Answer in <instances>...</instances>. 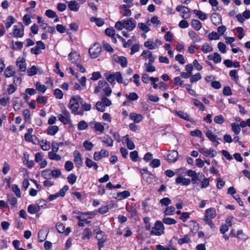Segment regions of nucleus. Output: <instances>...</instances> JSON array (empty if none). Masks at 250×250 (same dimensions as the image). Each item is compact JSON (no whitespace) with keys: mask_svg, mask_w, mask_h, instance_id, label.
I'll return each mask as SVG.
<instances>
[{"mask_svg":"<svg viewBox=\"0 0 250 250\" xmlns=\"http://www.w3.org/2000/svg\"><path fill=\"white\" fill-rule=\"evenodd\" d=\"M77 180V176L73 173H71L67 177L68 182L71 185L74 184Z\"/></svg>","mask_w":250,"mask_h":250,"instance_id":"obj_54","label":"nucleus"},{"mask_svg":"<svg viewBox=\"0 0 250 250\" xmlns=\"http://www.w3.org/2000/svg\"><path fill=\"white\" fill-rule=\"evenodd\" d=\"M162 221L167 225H173L176 223V221L175 219L169 217L164 218Z\"/></svg>","mask_w":250,"mask_h":250,"instance_id":"obj_44","label":"nucleus"},{"mask_svg":"<svg viewBox=\"0 0 250 250\" xmlns=\"http://www.w3.org/2000/svg\"><path fill=\"white\" fill-rule=\"evenodd\" d=\"M82 239L83 240L89 239L92 236V231L88 228L84 229L82 233Z\"/></svg>","mask_w":250,"mask_h":250,"instance_id":"obj_18","label":"nucleus"},{"mask_svg":"<svg viewBox=\"0 0 250 250\" xmlns=\"http://www.w3.org/2000/svg\"><path fill=\"white\" fill-rule=\"evenodd\" d=\"M54 95L57 99H61L63 97V93L61 90L57 88L54 90Z\"/></svg>","mask_w":250,"mask_h":250,"instance_id":"obj_56","label":"nucleus"},{"mask_svg":"<svg viewBox=\"0 0 250 250\" xmlns=\"http://www.w3.org/2000/svg\"><path fill=\"white\" fill-rule=\"evenodd\" d=\"M68 59L72 63H76L80 60V55L76 52H71L68 55Z\"/></svg>","mask_w":250,"mask_h":250,"instance_id":"obj_13","label":"nucleus"},{"mask_svg":"<svg viewBox=\"0 0 250 250\" xmlns=\"http://www.w3.org/2000/svg\"><path fill=\"white\" fill-rule=\"evenodd\" d=\"M200 153H202L205 157L210 156L211 157H215L217 154L216 151L212 149H207L204 148L199 149Z\"/></svg>","mask_w":250,"mask_h":250,"instance_id":"obj_7","label":"nucleus"},{"mask_svg":"<svg viewBox=\"0 0 250 250\" xmlns=\"http://www.w3.org/2000/svg\"><path fill=\"white\" fill-rule=\"evenodd\" d=\"M59 130L57 125L49 126L47 128V133L50 135H55Z\"/></svg>","mask_w":250,"mask_h":250,"instance_id":"obj_24","label":"nucleus"},{"mask_svg":"<svg viewBox=\"0 0 250 250\" xmlns=\"http://www.w3.org/2000/svg\"><path fill=\"white\" fill-rule=\"evenodd\" d=\"M83 145L85 149L88 151L91 150L93 146V144L88 141H85L83 142Z\"/></svg>","mask_w":250,"mask_h":250,"instance_id":"obj_61","label":"nucleus"},{"mask_svg":"<svg viewBox=\"0 0 250 250\" xmlns=\"http://www.w3.org/2000/svg\"><path fill=\"white\" fill-rule=\"evenodd\" d=\"M42 176L46 180L51 179V172L49 169H45L42 172Z\"/></svg>","mask_w":250,"mask_h":250,"instance_id":"obj_41","label":"nucleus"},{"mask_svg":"<svg viewBox=\"0 0 250 250\" xmlns=\"http://www.w3.org/2000/svg\"><path fill=\"white\" fill-rule=\"evenodd\" d=\"M92 127L94 128L96 131H99L101 133L104 130V126L100 123H94V126H92Z\"/></svg>","mask_w":250,"mask_h":250,"instance_id":"obj_50","label":"nucleus"},{"mask_svg":"<svg viewBox=\"0 0 250 250\" xmlns=\"http://www.w3.org/2000/svg\"><path fill=\"white\" fill-rule=\"evenodd\" d=\"M130 196V193L128 191L125 190L117 193V197L120 200L125 199Z\"/></svg>","mask_w":250,"mask_h":250,"instance_id":"obj_35","label":"nucleus"},{"mask_svg":"<svg viewBox=\"0 0 250 250\" xmlns=\"http://www.w3.org/2000/svg\"><path fill=\"white\" fill-rule=\"evenodd\" d=\"M214 121L216 124H223L224 121L225 119L222 115H220L219 116H216L214 118Z\"/></svg>","mask_w":250,"mask_h":250,"instance_id":"obj_60","label":"nucleus"},{"mask_svg":"<svg viewBox=\"0 0 250 250\" xmlns=\"http://www.w3.org/2000/svg\"><path fill=\"white\" fill-rule=\"evenodd\" d=\"M153 62L148 63L146 62L145 63V66L146 67V71L147 72H153L156 70L155 67L154 66L152 65Z\"/></svg>","mask_w":250,"mask_h":250,"instance_id":"obj_43","label":"nucleus"},{"mask_svg":"<svg viewBox=\"0 0 250 250\" xmlns=\"http://www.w3.org/2000/svg\"><path fill=\"white\" fill-rule=\"evenodd\" d=\"M74 156L75 157L74 161L76 163L81 165L82 164V160L80 153L78 151L75 150L74 152Z\"/></svg>","mask_w":250,"mask_h":250,"instance_id":"obj_32","label":"nucleus"},{"mask_svg":"<svg viewBox=\"0 0 250 250\" xmlns=\"http://www.w3.org/2000/svg\"><path fill=\"white\" fill-rule=\"evenodd\" d=\"M104 84V85H105L107 86V82L103 81V80H100L98 82V85L95 88L94 90V93H98L100 89L102 88V84Z\"/></svg>","mask_w":250,"mask_h":250,"instance_id":"obj_53","label":"nucleus"},{"mask_svg":"<svg viewBox=\"0 0 250 250\" xmlns=\"http://www.w3.org/2000/svg\"><path fill=\"white\" fill-rule=\"evenodd\" d=\"M126 97L130 100L134 101L138 99V96L135 92L130 93L128 95L126 94Z\"/></svg>","mask_w":250,"mask_h":250,"instance_id":"obj_63","label":"nucleus"},{"mask_svg":"<svg viewBox=\"0 0 250 250\" xmlns=\"http://www.w3.org/2000/svg\"><path fill=\"white\" fill-rule=\"evenodd\" d=\"M40 210V206H38L37 207H36L35 205H30L27 208V211L28 212L31 214H34L36 213L37 212H38Z\"/></svg>","mask_w":250,"mask_h":250,"instance_id":"obj_19","label":"nucleus"},{"mask_svg":"<svg viewBox=\"0 0 250 250\" xmlns=\"http://www.w3.org/2000/svg\"><path fill=\"white\" fill-rule=\"evenodd\" d=\"M13 30V35L16 37L21 38L23 36V28H18V26L15 25Z\"/></svg>","mask_w":250,"mask_h":250,"instance_id":"obj_16","label":"nucleus"},{"mask_svg":"<svg viewBox=\"0 0 250 250\" xmlns=\"http://www.w3.org/2000/svg\"><path fill=\"white\" fill-rule=\"evenodd\" d=\"M129 117L131 119L133 120L135 123H139L143 119V117L141 114L132 113L130 114Z\"/></svg>","mask_w":250,"mask_h":250,"instance_id":"obj_22","label":"nucleus"},{"mask_svg":"<svg viewBox=\"0 0 250 250\" xmlns=\"http://www.w3.org/2000/svg\"><path fill=\"white\" fill-rule=\"evenodd\" d=\"M36 88L38 90H39L42 93L45 92L46 90V86L43 84H41L40 82L36 83Z\"/></svg>","mask_w":250,"mask_h":250,"instance_id":"obj_52","label":"nucleus"},{"mask_svg":"<svg viewBox=\"0 0 250 250\" xmlns=\"http://www.w3.org/2000/svg\"><path fill=\"white\" fill-rule=\"evenodd\" d=\"M144 46L151 50L155 49L157 47L156 43L151 41L145 42L144 43Z\"/></svg>","mask_w":250,"mask_h":250,"instance_id":"obj_38","label":"nucleus"},{"mask_svg":"<svg viewBox=\"0 0 250 250\" xmlns=\"http://www.w3.org/2000/svg\"><path fill=\"white\" fill-rule=\"evenodd\" d=\"M231 129L236 134H238L240 131L241 128L239 125L236 123H233L231 124Z\"/></svg>","mask_w":250,"mask_h":250,"instance_id":"obj_49","label":"nucleus"},{"mask_svg":"<svg viewBox=\"0 0 250 250\" xmlns=\"http://www.w3.org/2000/svg\"><path fill=\"white\" fill-rule=\"evenodd\" d=\"M141 56L145 58L149 59V62H153L155 60L154 57L153 56L151 52L148 50H144L141 54Z\"/></svg>","mask_w":250,"mask_h":250,"instance_id":"obj_15","label":"nucleus"},{"mask_svg":"<svg viewBox=\"0 0 250 250\" xmlns=\"http://www.w3.org/2000/svg\"><path fill=\"white\" fill-rule=\"evenodd\" d=\"M178 157V152L176 150H171L167 155V160L169 163L176 162Z\"/></svg>","mask_w":250,"mask_h":250,"instance_id":"obj_9","label":"nucleus"},{"mask_svg":"<svg viewBox=\"0 0 250 250\" xmlns=\"http://www.w3.org/2000/svg\"><path fill=\"white\" fill-rule=\"evenodd\" d=\"M85 164L88 167L91 168L93 167L95 170L98 167L97 164L89 158L86 159Z\"/></svg>","mask_w":250,"mask_h":250,"instance_id":"obj_25","label":"nucleus"},{"mask_svg":"<svg viewBox=\"0 0 250 250\" xmlns=\"http://www.w3.org/2000/svg\"><path fill=\"white\" fill-rule=\"evenodd\" d=\"M79 99L80 100L79 102H80L83 109L84 111H89L91 107V104L83 102V100L80 97H79Z\"/></svg>","mask_w":250,"mask_h":250,"instance_id":"obj_33","label":"nucleus"},{"mask_svg":"<svg viewBox=\"0 0 250 250\" xmlns=\"http://www.w3.org/2000/svg\"><path fill=\"white\" fill-rule=\"evenodd\" d=\"M210 20L213 24L218 25L221 22L222 19L218 13H214L211 15Z\"/></svg>","mask_w":250,"mask_h":250,"instance_id":"obj_10","label":"nucleus"},{"mask_svg":"<svg viewBox=\"0 0 250 250\" xmlns=\"http://www.w3.org/2000/svg\"><path fill=\"white\" fill-rule=\"evenodd\" d=\"M124 28L128 30L132 31L136 27V21L133 18H129L126 20H124Z\"/></svg>","mask_w":250,"mask_h":250,"instance_id":"obj_4","label":"nucleus"},{"mask_svg":"<svg viewBox=\"0 0 250 250\" xmlns=\"http://www.w3.org/2000/svg\"><path fill=\"white\" fill-rule=\"evenodd\" d=\"M56 229L59 233L64 232V226L62 223H58L56 226Z\"/></svg>","mask_w":250,"mask_h":250,"instance_id":"obj_64","label":"nucleus"},{"mask_svg":"<svg viewBox=\"0 0 250 250\" xmlns=\"http://www.w3.org/2000/svg\"><path fill=\"white\" fill-rule=\"evenodd\" d=\"M74 166L72 162L67 161L65 162L64 167L66 171H70L73 168Z\"/></svg>","mask_w":250,"mask_h":250,"instance_id":"obj_59","label":"nucleus"},{"mask_svg":"<svg viewBox=\"0 0 250 250\" xmlns=\"http://www.w3.org/2000/svg\"><path fill=\"white\" fill-rule=\"evenodd\" d=\"M48 232L47 229H42L40 230L38 232V240L39 242H43L46 239Z\"/></svg>","mask_w":250,"mask_h":250,"instance_id":"obj_12","label":"nucleus"},{"mask_svg":"<svg viewBox=\"0 0 250 250\" xmlns=\"http://www.w3.org/2000/svg\"><path fill=\"white\" fill-rule=\"evenodd\" d=\"M68 7L70 10L77 11L79 9V5L76 1L71 0L69 2Z\"/></svg>","mask_w":250,"mask_h":250,"instance_id":"obj_20","label":"nucleus"},{"mask_svg":"<svg viewBox=\"0 0 250 250\" xmlns=\"http://www.w3.org/2000/svg\"><path fill=\"white\" fill-rule=\"evenodd\" d=\"M102 142L107 146H113V141L109 136H106L104 138Z\"/></svg>","mask_w":250,"mask_h":250,"instance_id":"obj_30","label":"nucleus"},{"mask_svg":"<svg viewBox=\"0 0 250 250\" xmlns=\"http://www.w3.org/2000/svg\"><path fill=\"white\" fill-rule=\"evenodd\" d=\"M88 127V125L84 121H80L78 124V128L79 130H84Z\"/></svg>","mask_w":250,"mask_h":250,"instance_id":"obj_55","label":"nucleus"},{"mask_svg":"<svg viewBox=\"0 0 250 250\" xmlns=\"http://www.w3.org/2000/svg\"><path fill=\"white\" fill-rule=\"evenodd\" d=\"M202 50L204 53H208L212 51L213 49L208 43H205L202 46Z\"/></svg>","mask_w":250,"mask_h":250,"instance_id":"obj_47","label":"nucleus"},{"mask_svg":"<svg viewBox=\"0 0 250 250\" xmlns=\"http://www.w3.org/2000/svg\"><path fill=\"white\" fill-rule=\"evenodd\" d=\"M58 119L64 125H67L70 121V118H66L62 114H59L57 116Z\"/></svg>","mask_w":250,"mask_h":250,"instance_id":"obj_34","label":"nucleus"},{"mask_svg":"<svg viewBox=\"0 0 250 250\" xmlns=\"http://www.w3.org/2000/svg\"><path fill=\"white\" fill-rule=\"evenodd\" d=\"M206 135L208 138V139L212 142L216 141V136L213 133V132L211 130H208L206 133Z\"/></svg>","mask_w":250,"mask_h":250,"instance_id":"obj_39","label":"nucleus"},{"mask_svg":"<svg viewBox=\"0 0 250 250\" xmlns=\"http://www.w3.org/2000/svg\"><path fill=\"white\" fill-rule=\"evenodd\" d=\"M90 21L95 22L96 25L98 26H102L104 22L102 19L97 18L94 17H92L90 18Z\"/></svg>","mask_w":250,"mask_h":250,"instance_id":"obj_29","label":"nucleus"},{"mask_svg":"<svg viewBox=\"0 0 250 250\" xmlns=\"http://www.w3.org/2000/svg\"><path fill=\"white\" fill-rule=\"evenodd\" d=\"M96 232V238L98 240V245L99 247V250H101V249L103 247L104 244L106 240L107 237L104 232L101 231L99 229L95 230Z\"/></svg>","mask_w":250,"mask_h":250,"instance_id":"obj_2","label":"nucleus"},{"mask_svg":"<svg viewBox=\"0 0 250 250\" xmlns=\"http://www.w3.org/2000/svg\"><path fill=\"white\" fill-rule=\"evenodd\" d=\"M15 71L13 69L12 66H8L4 71V76L6 78L15 76Z\"/></svg>","mask_w":250,"mask_h":250,"instance_id":"obj_17","label":"nucleus"},{"mask_svg":"<svg viewBox=\"0 0 250 250\" xmlns=\"http://www.w3.org/2000/svg\"><path fill=\"white\" fill-rule=\"evenodd\" d=\"M191 25L196 30H199L202 28V23L198 20L193 19L191 21Z\"/></svg>","mask_w":250,"mask_h":250,"instance_id":"obj_27","label":"nucleus"},{"mask_svg":"<svg viewBox=\"0 0 250 250\" xmlns=\"http://www.w3.org/2000/svg\"><path fill=\"white\" fill-rule=\"evenodd\" d=\"M174 238L178 240V243L180 245L184 243H188L190 241L188 235H185L183 238L178 239L177 237H174Z\"/></svg>","mask_w":250,"mask_h":250,"instance_id":"obj_26","label":"nucleus"},{"mask_svg":"<svg viewBox=\"0 0 250 250\" xmlns=\"http://www.w3.org/2000/svg\"><path fill=\"white\" fill-rule=\"evenodd\" d=\"M188 35L192 40V42H199L201 39L199 38L198 35L193 30L188 32Z\"/></svg>","mask_w":250,"mask_h":250,"instance_id":"obj_21","label":"nucleus"},{"mask_svg":"<svg viewBox=\"0 0 250 250\" xmlns=\"http://www.w3.org/2000/svg\"><path fill=\"white\" fill-rule=\"evenodd\" d=\"M175 211V208L173 206H170L166 208L164 211V214L165 215H171Z\"/></svg>","mask_w":250,"mask_h":250,"instance_id":"obj_45","label":"nucleus"},{"mask_svg":"<svg viewBox=\"0 0 250 250\" xmlns=\"http://www.w3.org/2000/svg\"><path fill=\"white\" fill-rule=\"evenodd\" d=\"M37 73V68L35 65H33L30 68L28 69L27 71V75L29 76H34L36 75Z\"/></svg>","mask_w":250,"mask_h":250,"instance_id":"obj_51","label":"nucleus"},{"mask_svg":"<svg viewBox=\"0 0 250 250\" xmlns=\"http://www.w3.org/2000/svg\"><path fill=\"white\" fill-rule=\"evenodd\" d=\"M192 101L193 102L194 104L196 106H197L200 110L202 111L204 110L205 106L200 101L196 99H192Z\"/></svg>","mask_w":250,"mask_h":250,"instance_id":"obj_42","label":"nucleus"},{"mask_svg":"<svg viewBox=\"0 0 250 250\" xmlns=\"http://www.w3.org/2000/svg\"><path fill=\"white\" fill-rule=\"evenodd\" d=\"M69 187L68 186L65 185L59 191V192H58L59 196L61 197H63L64 196L66 192L68 190Z\"/></svg>","mask_w":250,"mask_h":250,"instance_id":"obj_58","label":"nucleus"},{"mask_svg":"<svg viewBox=\"0 0 250 250\" xmlns=\"http://www.w3.org/2000/svg\"><path fill=\"white\" fill-rule=\"evenodd\" d=\"M16 65L21 72H24L26 69V63L25 60L23 57H19L16 62Z\"/></svg>","mask_w":250,"mask_h":250,"instance_id":"obj_5","label":"nucleus"},{"mask_svg":"<svg viewBox=\"0 0 250 250\" xmlns=\"http://www.w3.org/2000/svg\"><path fill=\"white\" fill-rule=\"evenodd\" d=\"M176 114L180 118L187 121H190V117L187 113H185L182 111H176Z\"/></svg>","mask_w":250,"mask_h":250,"instance_id":"obj_36","label":"nucleus"},{"mask_svg":"<svg viewBox=\"0 0 250 250\" xmlns=\"http://www.w3.org/2000/svg\"><path fill=\"white\" fill-rule=\"evenodd\" d=\"M184 9L182 11L183 13L182 18L184 19H187L190 16V13L188 8L187 7L183 8Z\"/></svg>","mask_w":250,"mask_h":250,"instance_id":"obj_46","label":"nucleus"},{"mask_svg":"<svg viewBox=\"0 0 250 250\" xmlns=\"http://www.w3.org/2000/svg\"><path fill=\"white\" fill-rule=\"evenodd\" d=\"M216 216V210L214 208L207 209L205 213L204 218L212 219Z\"/></svg>","mask_w":250,"mask_h":250,"instance_id":"obj_11","label":"nucleus"},{"mask_svg":"<svg viewBox=\"0 0 250 250\" xmlns=\"http://www.w3.org/2000/svg\"><path fill=\"white\" fill-rule=\"evenodd\" d=\"M193 13L201 20L204 21L207 19V15L200 10L195 9L193 10Z\"/></svg>","mask_w":250,"mask_h":250,"instance_id":"obj_23","label":"nucleus"},{"mask_svg":"<svg viewBox=\"0 0 250 250\" xmlns=\"http://www.w3.org/2000/svg\"><path fill=\"white\" fill-rule=\"evenodd\" d=\"M117 62L120 63L123 67H125L127 65V61L125 57L121 56L118 57Z\"/></svg>","mask_w":250,"mask_h":250,"instance_id":"obj_40","label":"nucleus"},{"mask_svg":"<svg viewBox=\"0 0 250 250\" xmlns=\"http://www.w3.org/2000/svg\"><path fill=\"white\" fill-rule=\"evenodd\" d=\"M102 51V48L100 44L95 43L89 49V53L90 57L95 59L97 58Z\"/></svg>","mask_w":250,"mask_h":250,"instance_id":"obj_3","label":"nucleus"},{"mask_svg":"<svg viewBox=\"0 0 250 250\" xmlns=\"http://www.w3.org/2000/svg\"><path fill=\"white\" fill-rule=\"evenodd\" d=\"M229 75L230 77L235 82L238 80V76L237 74V71L236 70H231L229 71Z\"/></svg>","mask_w":250,"mask_h":250,"instance_id":"obj_57","label":"nucleus"},{"mask_svg":"<svg viewBox=\"0 0 250 250\" xmlns=\"http://www.w3.org/2000/svg\"><path fill=\"white\" fill-rule=\"evenodd\" d=\"M69 107L72 110V112L73 113L77 111L79 107V104L78 101L76 98H72L70 100Z\"/></svg>","mask_w":250,"mask_h":250,"instance_id":"obj_8","label":"nucleus"},{"mask_svg":"<svg viewBox=\"0 0 250 250\" xmlns=\"http://www.w3.org/2000/svg\"><path fill=\"white\" fill-rule=\"evenodd\" d=\"M164 229L165 227L162 222L160 221H157L154 226L151 229V234L160 236L164 233Z\"/></svg>","mask_w":250,"mask_h":250,"instance_id":"obj_1","label":"nucleus"},{"mask_svg":"<svg viewBox=\"0 0 250 250\" xmlns=\"http://www.w3.org/2000/svg\"><path fill=\"white\" fill-rule=\"evenodd\" d=\"M6 21L5 26L7 28H9L15 22V20L13 16H9L7 18Z\"/></svg>","mask_w":250,"mask_h":250,"instance_id":"obj_31","label":"nucleus"},{"mask_svg":"<svg viewBox=\"0 0 250 250\" xmlns=\"http://www.w3.org/2000/svg\"><path fill=\"white\" fill-rule=\"evenodd\" d=\"M102 89L105 92V95L108 97L110 95L111 93H112V90L109 87V84L107 83V86L105 85H104V84H102Z\"/></svg>","mask_w":250,"mask_h":250,"instance_id":"obj_37","label":"nucleus"},{"mask_svg":"<svg viewBox=\"0 0 250 250\" xmlns=\"http://www.w3.org/2000/svg\"><path fill=\"white\" fill-rule=\"evenodd\" d=\"M191 181L189 179H186L182 176H178L175 180L176 184H181L182 185L188 186L190 184Z\"/></svg>","mask_w":250,"mask_h":250,"instance_id":"obj_14","label":"nucleus"},{"mask_svg":"<svg viewBox=\"0 0 250 250\" xmlns=\"http://www.w3.org/2000/svg\"><path fill=\"white\" fill-rule=\"evenodd\" d=\"M160 161L158 159H154L152 160L149 164V166L153 168L158 167L160 166Z\"/></svg>","mask_w":250,"mask_h":250,"instance_id":"obj_48","label":"nucleus"},{"mask_svg":"<svg viewBox=\"0 0 250 250\" xmlns=\"http://www.w3.org/2000/svg\"><path fill=\"white\" fill-rule=\"evenodd\" d=\"M97 109L101 112H104L105 110V106L102 102H98L96 104Z\"/></svg>","mask_w":250,"mask_h":250,"instance_id":"obj_62","label":"nucleus"},{"mask_svg":"<svg viewBox=\"0 0 250 250\" xmlns=\"http://www.w3.org/2000/svg\"><path fill=\"white\" fill-rule=\"evenodd\" d=\"M57 152H49L48 157L50 160L60 161L62 159L61 156L60 155L56 154Z\"/></svg>","mask_w":250,"mask_h":250,"instance_id":"obj_28","label":"nucleus"},{"mask_svg":"<svg viewBox=\"0 0 250 250\" xmlns=\"http://www.w3.org/2000/svg\"><path fill=\"white\" fill-rule=\"evenodd\" d=\"M108 152L105 149H102L100 152H95L94 153L93 158L95 161H99L102 158L107 157L108 156Z\"/></svg>","mask_w":250,"mask_h":250,"instance_id":"obj_6","label":"nucleus"}]
</instances>
